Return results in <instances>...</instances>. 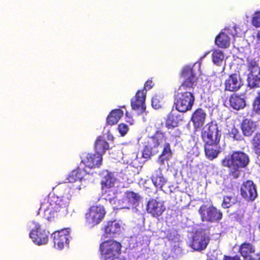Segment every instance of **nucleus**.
Here are the masks:
<instances>
[{"label":"nucleus","instance_id":"nucleus-21","mask_svg":"<svg viewBox=\"0 0 260 260\" xmlns=\"http://www.w3.org/2000/svg\"><path fill=\"white\" fill-rule=\"evenodd\" d=\"M255 122L249 119H244L241 123V128L244 136L250 137L256 129Z\"/></svg>","mask_w":260,"mask_h":260},{"label":"nucleus","instance_id":"nucleus-10","mask_svg":"<svg viewBox=\"0 0 260 260\" xmlns=\"http://www.w3.org/2000/svg\"><path fill=\"white\" fill-rule=\"evenodd\" d=\"M240 193L244 199L250 201H254L258 196L256 186L250 180L242 183L240 187Z\"/></svg>","mask_w":260,"mask_h":260},{"label":"nucleus","instance_id":"nucleus-3","mask_svg":"<svg viewBox=\"0 0 260 260\" xmlns=\"http://www.w3.org/2000/svg\"><path fill=\"white\" fill-rule=\"evenodd\" d=\"M121 243L113 239H108L101 242L99 251L101 260H123L119 258L121 253Z\"/></svg>","mask_w":260,"mask_h":260},{"label":"nucleus","instance_id":"nucleus-45","mask_svg":"<svg viewBox=\"0 0 260 260\" xmlns=\"http://www.w3.org/2000/svg\"><path fill=\"white\" fill-rule=\"evenodd\" d=\"M169 134L174 137H179L181 134V131L178 129H175L174 130V132L170 131Z\"/></svg>","mask_w":260,"mask_h":260},{"label":"nucleus","instance_id":"nucleus-53","mask_svg":"<svg viewBox=\"0 0 260 260\" xmlns=\"http://www.w3.org/2000/svg\"><path fill=\"white\" fill-rule=\"evenodd\" d=\"M111 199H112V198H109L108 199H109V200H111Z\"/></svg>","mask_w":260,"mask_h":260},{"label":"nucleus","instance_id":"nucleus-46","mask_svg":"<svg viewBox=\"0 0 260 260\" xmlns=\"http://www.w3.org/2000/svg\"><path fill=\"white\" fill-rule=\"evenodd\" d=\"M248 260H260V251L254 253Z\"/></svg>","mask_w":260,"mask_h":260},{"label":"nucleus","instance_id":"nucleus-30","mask_svg":"<svg viewBox=\"0 0 260 260\" xmlns=\"http://www.w3.org/2000/svg\"><path fill=\"white\" fill-rule=\"evenodd\" d=\"M166 137L162 132L156 131L155 134L147 140V142L154 148H157L159 145L165 141Z\"/></svg>","mask_w":260,"mask_h":260},{"label":"nucleus","instance_id":"nucleus-37","mask_svg":"<svg viewBox=\"0 0 260 260\" xmlns=\"http://www.w3.org/2000/svg\"><path fill=\"white\" fill-rule=\"evenodd\" d=\"M154 148L147 142L142 151V157L146 159L150 158L152 155V149Z\"/></svg>","mask_w":260,"mask_h":260},{"label":"nucleus","instance_id":"nucleus-27","mask_svg":"<svg viewBox=\"0 0 260 260\" xmlns=\"http://www.w3.org/2000/svg\"><path fill=\"white\" fill-rule=\"evenodd\" d=\"M109 149V143L102 136L97 138L94 144V150L95 153L101 154L103 157V155L105 153L107 150Z\"/></svg>","mask_w":260,"mask_h":260},{"label":"nucleus","instance_id":"nucleus-32","mask_svg":"<svg viewBox=\"0 0 260 260\" xmlns=\"http://www.w3.org/2000/svg\"><path fill=\"white\" fill-rule=\"evenodd\" d=\"M238 202L237 197L234 195L224 196L223 197V201L221 206L223 208H229Z\"/></svg>","mask_w":260,"mask_h":260},{"label":"nucleus","instance_id":"nucleus-42","mask_svg":"<svg viewBox=\"0 0 260 260\" xmlns=\"http://www.w3.org/2000/svg\"><path fill=\"white\" fill-rule=\"evenodd\" d=\"M247 66L248 70L252 73L254 69L258 67V64L255 60H250L248 61Z\"/></svg>","mask_w":260,"mask_h":260},{"label":"nucleus","instance_id":"nucleus-14","mask_svg":"<svg viewBox=\"0 0 260 260\" xmlns=\"http://www.w3.org/2000/svg\"><path fill=\"white\" fill-rule=\"evenodd\" d=\"M243 83L240 76L237 73L230 75L224 81L225 91L236 92L243 86Z\"/></svg>","mask_w":260,"mask_h":260},{"label":"nucleus","instance_id":"nucleus-7","mask_svg":"<svg viewBox=\"0 0 260 260\" xmlns=\"http://www.w3.org/2000/svg\"><path fill=\"white\" fill-rule=\"evenodd\" d=\"M106 214V211L103 205L91 206L85 214L86 223L90 227H94L102 222Z\"/></svg>","mask_w":260,"mask_h":260},{"label":"nucleus","instance_id":"nucleus-47","mask_svg":"<svg viewBox=\"0 0 260 260\" xmlns=\"http://www.w3.org/2000/svg\"><path fill=\"white\" fill-rule=\"evenodd\" d=\"M223 260H232V256L224 255L223 258Z\"/></svg>","mask_w":260,"mask_h":260},{"label":"nucleus","instance_id":"nucleus-12","mask_svg":"<svg viewBox=\"0 0 260 260\" xmlns=\"http://www.w3.org/2000/svg\"><path fill=\"white\" fill-rule=\"evenodd\" d=\"M146 91L145 90H139L135 95L131 99V105L132 109L138 111L139 114L145 112V100Z\"/></svg>","mask_w":260,"mask_h":260},{"label":"nucleus","instance_id":"nucleus-15","mask_svg":"<svg viewBox=\"0 0 260 260\" xmlns=\"http://www.w3.org/2000/svg\"><path fill=\"white\" fill-rule=\"evenodd\" d=\"M69 229L55 231L51 235L54 245H56L59 249H62L65 244L69 243Z\"/></svg>","mask_w":260,"mask_h":260},{"label":"nucleus","instance_id":"nucleus-2","mask_svg":"<svg viewBox=\"0 0 260 260\" xmlns=\"http://www.w3.org/2000/svg\"><path fill=\"white\" fill-rule=\"evenodd\" d=\"M249 162L250 158L247 154L237 151H234L230 156L224 157L221 160V165L230 169V175L237 178L240 174V169L246 168Z\"/></svg>","mask_w":260,"mask_h":260},{"label":"nucleus","instance_id":"nucleus-5","mask_svg":"<svg viewBox=\"0 0 260 260\" xmlns=\"http://www.w3.org/2000/svg\"><path fill=\"white\" fill-rule=\"evenodd\" d=\"M198 212L203 222H218L223 217L222 211L213 204H202L199 207Z\"/></svg>","mask_w":260,"mask_h":260},{"label":"nucleus","instance_id":"nucleus-38","mask_svg":"<svg viewBox=\"0 0 260 260\" xmlns=\"http://www.w3.org/2000/svg\"><path fill=\"white\" fill-rule=\"evenodd\" d=\"M151 105L155 109H158L162 107V99L160 95H155L151 99Z\"/></svg>","mask_w":260,"mask_h":260},{"label":"nucleus","instance_id":"nucleus-39","mask_svg":"<svg viewBox=\"0 0 260 260\" xmlns=\"http://www.w3.org/2000/svg\"><path fill=\"white\" fill-rule=\"evenodd\" d=\"M254 111L257 114L260 115V91L257 93L252 103Z\"/></svg>","mask_w":260,"mask_h":260},{"label":"nucleus","instance_id":"nucleus-36","mask_svg":"<svg viewBox=\"0 0 260 260\" xmlns=\"http://www.w3.org/2000/svg\"><path fill=\"white\" fill-rule=\"evenodd\" d=\"M247 82L248 86L251 88L260 87V77L257 75L248 77Z\"/></svg>","mask_w":260,"mask_h":260},{"label":"nucleus","instance_id":"nucleus-23","mask_svg":"<svg viewBox=\"0 0 260 260\" xmlns=\"http://www.w3.org/2000/svg\"><path fill=\"white\" fill-rule=\"evenodd\" d=\"M141 199V197L138 193L133 191H126L125 192L124 201L128 206L127 208L138 206Z\"/></svg>","mask_w":260,"mask_h":260},{"label":"nucleus","instance_id":"nucleus-25","mask_svg":"<svg viewBox=\"0 0 260 260\" xmlns=\"http://www.w3.org/2000/svg\"><path fill=\"white\" fill-rule=\"evenodd\" d=\"M103 177L101 182L102 189L110 188L114 186L116 178L114 174L111 172L105 171L103 172Z\"/></svg>","mask_w":260,"mask_h":260},{"label":"nucleus","instance_id":"nucleus-24","mask_svg":"<svg viewBox=\"0 0 260 260\" xmlns=\"http://www.w3.org/2000/svg\"><path fill=\"white\" fill-rule=\"evenodd\" d=\"M151 180L154 186L159 189H161L167 182L160 168H158L154 171L151 177Z\"/></svg>","mask_w":260,"mask_h":260},{"label":"nucleus","instance_id":"nucleus-18","mask_svg":"<svg viewBox=\"0 0 260 260\" xmlns=\"http://www.w3.org/2000/svg\"><path fill=\"white\" fill-rule=\"evenodd\" d=\"M207 114L202 108L197 109L192 114L191 121L194 128L201 127L204 124Z\"/></svg>","mask_w":260,"mask_h":260},{"label":"nucleus","instance_id":"nucleus-17","mask_svg":"<svg viewBox=\"0 0 260 260\" xmlns=\"http://www.w3.org/2000/svg\"><path fill=\"white\" fill-rule=\"evenodd\" d=\"M103 230L106 237H115L121 232V225L116 220H109L104 224Z\"/></svg>","mask_w":260,"mask_h":260},{"label":"nucleus","instance_id":"nucleus-1","mask_svg":"<svg viewBox=\"0 0 260 260\" xmlns=\"http://www.w3.org/2000/svg\"><path fill=\"white\" fill-rule=\"evenodd\" d=\"M70 190L67 188H61L58 194L49 193L41 199L40 210L45 212L48 220H51L57 215V213L67 208L71 200Z\"/></svg>","mask_w":260,"mask_h":260},{"label":"nucleus","instance_id":"nucleus-4","mask_svg":"<svg viewBox=\"0 0 260 260\" xmlns=\"http://www.w3.org/2000/svg\"><path fill=\"white\" fill-rule=\"evenodd\" d=\"M176 109L181 113L190 111L193 106L195 97L190 91L177 92L174 96Z\"/></svg>","mask_w":260,"mask_h":260},{"label":"nucleus","instance_id":"nucleus-34","mask_svg":"<svg viewBox=\"0 0 260 260\" xmlns=\"http://www.w3.org/2000/svg\"><path fill=\"white\" fill-rule=\"evenodd\" d=\"M252 149L254 153L260 156V131L256 132L251 140Z\"/></svg>","mask_w":260,"mask_h":260},{"label":"nucleus","instance_id":"nucleus-52","mask_svg":"<svg viewBox=\"0 0 260 260\" xmlns=\"http://www.w3.org/2000/svg\"><path fill=\"white\" fill-rule=\"evenodd\" d=\"M121 108H125V106H122L121 107Z\"/></svg>","mask_w":260,"mask_h":260},{"label":"nucleus","instance_id":"nucleus-41","mask_svg":"<svg viewBox=\"0 0 260 260\" xmlns=\"http://www.w3.org/2000/svg\"><path fill=\"white\" fill-rule=\"evenodd\" d=\"M252 24L256 27H260V11L256 12L252 18Z\"/></svg>","mask_w":260,"mask_h":260},{"label":"nucleus","instance_id":"nucleus-40","mask_svg":"<svg viewBox=\"0 0 260 260\" xmlns=\"http://www.w3.org/2000/svg\"><path fill=\"white\" fill-rule=\"evenodd\" d=\"M230 135L234 140L240 141L242 139V137L239 130L235 127L232 128Z\"/></svg>","mask_w":260,"mask_h":260},{"label":"nucleus","instance_id":"nucleus-20","mask_svg":"<svg viewBox=\"0 0 260 260\" xmlns=\"http://www.w3.org/2000/svg\"><path fill=\"white\" fill-rule=\"evenodd\" d=\"M204 143V151L206 157L210 160L216 158L220 152L219 144L211 143Z\"/></svg>","mask_w":260,"mask_h":260},{"label":"nucleus","instance_id":"nucleus-31","mask_svg":"<svg viewBox=\"0 0 260 260\" xmlns=\"http://www.w3.org/2000/svg\"><path fill=\"white\" fill-rule=\"evenodd\" d=\"M179 122L178 115L172 111L167 116L165 125L168 129H173L178 126Z\"/></svg>","mask_w":260,"mask_h":260},{"label":"nucleus","instance_id":"nucleus-29","mask_svg":"<svg viewBox=\"0 0 260 260\" xmlns=\"http://www.w3.org/2000/svg\"><path fill=\"white\" fill-rule=\"evenodd\" d=\"M123 115V112L120 109L112 110L107 117L108 124L113 125L116 124Z\"/></svg>","mask_w":260,"mask_h":260},{"label":"nucleus","instance_id":"nucleus-50","mask_svg":"<svg viewBox=\"0 0 260 260\" xmlns=\"http://www.w3.org/2000/svg\"><path fill=\"white\" fill-rule=\"evenodd\" d=\"M125 116L129 118V113L127 111L125 112Z\"/></svg>","mask_w":260,"mask_h":260},{"label":"nucleus","instance_id":"nucleus-19","mask_svg":"<svg viewBox=\"0 0 260 260\" xmlns=\"http://www.w3.org/2000/svg\"><path fill=\"white\" fill-rule=\"evenodd\" d=\"M255 247L251 243L245 242L240 244L238 252L243 257V260H248L255 253Z\"/></svg>","mask_w":260,"mask_h":260},{"label":"nucleus","instance_id":"nucleus-8","mask_svg":"<svg viewBox=\"0 0 260 260\" xmlns=\"http://www.w3.org/2000/svg\"><path fill=\"white\" fill-rule=\"evenodd\" d=\"M180 76L183 81L179 87V90L184 91L194 88V85L197 78L192 67L189 66L184 67L181 70Z\"/></svg>","mask_w":260,"mask_h":260},{"label":"nucleus","instance_id":"nucleus-13","mask_svg":"<svg viewBox=\"0 0 260 260\" xmlns=\"http://www.w3.org/2000/svg\"><path fill=\"white\" fill-rule=\"evenodd\" d=\"M102 161L103 157L101 156V154H98L95 152L94 153H84L81 157V162L85 166L90 169L99 168L102 165Z\"/></svg>","mask_w":260,"mask_h":260},{"label":"nucleus","instance_id":"nucleus-11","mask_svg":"<svg viewBox=\"0 0 260 260\" xmlns=\"http://www.w3.org/2000/svg\"><path fill=\"white\" fill-rule=\"evenodd\" d=\"M34 223L35 229L30 231L29 237L38 245L46 244L48 241V232L44 229H42L38 223Z\"/></svg>","mask_w":260,"mask_h":260},{"label":"nucleus","instance_id":"nucleus-22","mask_svg":"<svg viewBox=\"0 0 260 260\" xmlns=\"http://www.w3.org/2000/svg\"><path fill=\"white\" fill-rule=\"evenodd\" d=\"M89 176V174L87 173L84 168L78 167L71 172L68 179L70 182H74L78 180L81 181L87 179L88 178L86 177Z\"/></svg>","mask_w":260,"mask_h":260},{"label":"nucleus","instance_id":"nucleus-6","mask_svg":"<svg viewBox=\"0 0 260 260\" xmlns=\"http://www.w3.org/2000/svg\"><path fill=\"white\" fill-rule=\"evenodd\" d=\"M221 131L218 125L213 122L207 123L201 133L202 139L204 143L220 144Z\"/></svg>","mask_w":260,"mask_h":260},{"label":"nucleus","instance_id":"nucleus-51","mask_svg":"<svg viewBox=\"0 0 260 260\" xmlns=\"http://www.w3.org/2000/svg\"><path fill=\"white\" fill-rule=\"evenodd\" d=\"M258 75L260 76V66H259V68Z\"/></svg>","mask_w":260,"mask_h":260},{"label":"nucleus","instance_id":"nucleus-28","mask_svg":"<svg viewBox=\"0 0 260 260\" xmlns=\"http://www.w3.org/2000/svg\"><path fill=\"white\" fill-rule=\"evenodd\" d=\"M215 43L219 48H227L230 45V38L225 32H220L216 37Z\"/></svg>","mask_w":260,"mask_h":260},{"label":"nucleus","instance_id":"nucleus-44","mask_svg":"<svg viewBox=\"0 0 260 260\" xmlns=\"http://www.w3.org/2000/svg\"><path fill=\"white\" fill-rule=\"evenodd\" d=\"M154 86V83L152 80H148L144 84V88L142 90H145L147 92V90L151 89Z\"/></svg>","mask_w":260,"mask_h":260},{"label":"nucleus","instance_id":"nucleus-9","mask_svg":"<svg viewBox=\"0 0 260 260\" xmlns=\"http://www.w3.org/2000/svg\"><path fill=\"white\" fill-rule=\"evenodd\" d=\"M209 241L210 238L205 231H198L193 236L190 245L194 250L201 251L206 249Z\"/></svg>","mask_w":260,"mask_h":260},{"label":"nucleus","instance_id":"nucleus-49","mask_svg":"<svg viewBox=\"0 0 260 260\" xmlns=\"http://www.w3.org/2000/svg\"><path fill=\"white\" fill-rule=\"evenodd\" d=\"M257 38L260 41V31H258L257 34Z\"/></svg>","mask_w":260,"mask_h":260},{"label":"nucleus","instance_id":"nucleus-43","mask_svg":"<svg viewBox=\"0 0 260 260\" xmlns=\"http://www.w3.org/2000/svg\"><path fill=\"white\" fill-rule=\"evenodd\" d=\"M117 128L122 136H124L127 133L128 129V126L123 123L119 124Z\"/></svg>","mask_w":260,"mask_h":260},{"label":"nucleus","instance_id":"nucleus-16","mask_svg":"<svg viewBox=\"0 0 260 260\" xmlns=\"http://www.w3.org/2000/svg\"><path fill=\"white\" fill-rule=\"evenodd\" d=\"M166 208L162 203L158 202L156 200L150 199L147 204L146 210L148 213L153 217H157L162 215Z\"/></svg>","mask_w":260,"mask_h":260},{"label":"nucleus","instance_id":"nucleus-26","mask_svg":"<svg viewBox=\"0 0 260 260\" xmlns=\"http://www.w3.org/2000/svg\"><path fill=\"white\" fill-rule=\"evenodd\" d=\"M229 102L230 106L236 110L242 109L246 106L245 99L241 95L236 93L231 95Z\"/></svg>","mask_w":260,"mask_h":260},{"label":"nucleus","instance_id":"nucleus-33","mask_svg":"<svg viewBox=\"0 0 260 260\" xmlns=\"http://www.w3.org/2000/svg\"><path fill=\"white\" fill-rule=\"evenodd\" d=\"M172 154L173 153L171 149L170 143H165L159 158L162 162H164L165 160H168L172 156Z\"/></svg>","mask_w":260,"mask_h":260},{"label":"nucleus","instance_id":"nucleus-48","mask_svg":"<svg viewBox=\"0 0 260 260\" xmlns=\"http://www.w3.org/2000/svg\"><path fill=\"white\" fill-rule=\"evenodd\" d=\"M232 260H241V258L239 255H235L232 256Z\"/></svg>","mask_w":260,"mask_h":260},{"label":"nucleus","instance_id":"nucleus-35","mask_svg":"<svg viewBox=\"0 0 260 260\" xmlns=\"http://www.w3.org/2000/svg\"><path fill=\"white\" fill-rule=\"evenodd\" d=\"M224 54L222 51L215 50L212 54V59L214 63L220 66L223 61Z\"/></svg>","mask_w":260,"mask_h":260}]
</instances>
